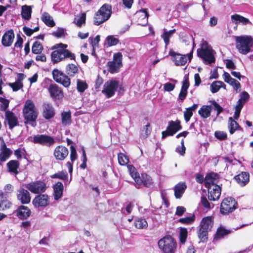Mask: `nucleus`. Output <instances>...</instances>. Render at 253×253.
I'll return each mask as SVG.
<instances>
[{
	"instance_id": "obj_1",
	"label": "nucleus",
	"mask_w": 253,
	"mask_h": 253,
	"mask_svg": "<svg viewBox=\"0 0 253 253\" xmlns=\"http://www.w3.org/2000/svg\"><path fill=\"white\" fill-rule=\"evenodd\" d=\"M67 46V44L60 43L56 44L52 47V49H57L52 52L51 54V61L54 64L58 63L66 58L75 60V54L66 49Z\"/></svg>"
},
{
	"instance_id": "obj_2",
	"label": "nucleus",
	"mask_w": 253,
	"mask_h": 253,
	"mask_svg": "<svg viewBox=\"0 0 253 253\" xmlns=\"http://www.w3.org/2000/svg\"><path fill=\"white\" fill-rule=\"evenodd\" d=\"M22 113L25 120V124L32 126H36V121L39 114L34 102L30 99L27 100L24 105Z\"/></svg>"
},
{
	"instance_id": "obj_3",
	"label": "nucleus",
	"mask_w": 253,
	"mask_h": 253,
	"mask_svg": "<svg viewBox=\"0 0 253 253\" xmlns=\"http://www.w3.org/2000/svg\"><path fill=\"white\" fill-rule=\"evenodd\" d=\"M236 47L241 54L246 55L253 51V39L250 36L235 37Z\"/></svg>"
},
{
	"instance_id": "obj_4",
	"label": "nucleus",
	"mask_w": 253,
	"mask_h": 253,
	"mask_svg": "<svg viewBox=\"0 0 253 253\" xmlns=\"http://www.w3.org/2000/svg\"><path fill=\"white\" fill-rule=\"evenodd\" d=\"M212 47L206 41L203 42L201 47L197 49V55L206 64H211L215 62Z\"/></svg>"
},
{
	"instance_id": "obj_5",
	"label": "nucleus",
	"mask_w": 253,
	"mask_h": 253,
	"mask_svg": "<svg viewBox=\"0 0 253 253\" xmlns=\"http://www.w3.org/2000/svg\"><path fill=\"white\" fill-rule=\"evenodd\" d=\"M158 246L163 253H175L177 244L171 236L168 235L159 241Z\"/></svg>"
},
{
	"instance_id": "obj_6",
	"label": "nucleus",
	"mask_w": 253,
	"mask_h": 253,
	"mask_svg": "<svg viewBox=\"0 0 253 253\" xmlns=\"http://www.w3.org/2000/svg\"><path fill=\"white\" fill-rule=\"evenodd\" d=\"M111 13L112 6L106 3L103 4L95 14L94 24L99 25L107 21L111 16Z\"/></svg>"
},
{
	"instance_id": "obj_7",
	"label": "nucleus",
	"mask_w": 253,
	"mask_h": 253,
	"mask_svg": "<svg viewBox=\"0 0 253 253\" xmlns=\"http://www.w3.org/2000/svg\"><path fill=\"white\" fill-rule=\"evenodd\" d=\"M182 129L180 125V121L178 120L175 121H170L169 122L168 126L165 131H163L162 133V139H165L168 136H172L177 131Z\"/></svg>"
},
{
	"instance_id": "obj_8",
	"label": "nucleus",
	"mask_w": 253,
	"mask_h": 253,
	"mask_svg": "<svg viewBox=\"0 0 253 253\" xmlns=\"http://www.w3.org/2000/svg\"><path fill=\"white\" fill-rule=\"evenodd\" d=\"M122 54L117 52L114 54L113 60L107 63L109 71L111 73H117L121 67L122 66Z\"/></svg>"
},
{
	"instance_id": "obj_9",
	"label": "nucleus",
	"mask_w": 253,
	"mask_h": 253,
	"mask_svg": "<svg viewBox=\"0 0 253 253\" xmlns=\"http://www.w3.org/2000/svg\"><path fill=\"white\" fill-rule=\"evenodd\" d=\"M52 76L54 80L65 87H68L71 84V80L61 71L55 69L52 71Z\"/></svg>"
},
{
	"instance_id": "obj_10",
	"label": "nucleus",
	"mask_w": 253,
	"mask_h": 253,
	"mask_svg": "<svg viewBox=\"0 0 253 253\" xmlns=\"http://www.w3.org/2000/svg\"><path fill=\"white\" fill-rule=\"evenodd\" d=\"M33 142L42 146L50 147L53 145L55 141L53 137L45 134H37L33 138Z\"/></svg>"
},
{
	"instance_id": "obj_11",
	"label": "nucleus",
	"mask_w": 253,
	"mask_h": 253,
	"mask_svg": "<svg viewBox=\"0 0 253 253\" xmlns=\"http://www.w3.org/2000/svg\"><path fill=\"white\" fill-rule=\"evenodd\" d=\"M210 183L208 182L205 186L208 190V198L210 201L218 200L221 195V188L217 184L209 185Z\"/></svg>"
},
{
	"instance_id": "obj_12",
	"label": "nucleus",
	"mask_w": 253,
	"mask_h": 253,
	"mask_svg": "<svg viewBox=\"0 0 253 253\" xmlns=\"http://www.w3.org/2000/svg\"><path fill=\"white\" fill-rule=\"evenodd\" d=\"M119 86V82L115 80L106 82L103 86L102 92L108 98L113 96Z\"/></svg>"
},
{
	"instance_id": "obj_13",
	"label": "nucleus",
	"mask_w": 253,
	"mask_h": 253,
	"mask_svg": "<svg viewBox=\"0 0 253 253\" xmlns=\"http://www.w3.org/2000/svg\"><path fill=\"white\" fill-rule=\"evenodd\" d=\"M25 187L31 192L34 194L43 193L46 189L45 183L41 181L29 183L25 185Z\"/></svg>"
},
{
	"instance_id": "obj_14",
	"label": "nucleus",
	"mask_w": 253,
	"mask_h": 253,
	"mask_svg": "<svg viewBox=\"0 0 253 253\" xmlns=\"http://www.w3.org/2000/svg\"><path fill=\"white\" fill-rule=\"evenodd\" d=\"M193 48L191 51L186 55H182L179 53H176L174 52H170V55L173 57V60L176 66L184 65L187 62L188 59L191 60L193 54Z\"/></svg>"
},
{
	"instance_id": "obj_15",
	"label": "nucleus",
	"mask_w": 253,
	"mask_h": 253,
	"mask_svg": "<svg viewBox=\"0 0 253 253\" xmlns=\"http://www.w3.org/2000/svg\"><path fill=\"white\" fill-rule=\"evenodd\" d=\"M236 202L232 198L224 199L220 205V211L223 214L232 212L235 209Z\"/></svg>"
},
{
	"instance_id": "obj_16",
	"label": "nucleus",
	"mask_w": 253,
	"mask_h": 253,
	"mask_svg": "<svg viewBox=\"0 0 253 253\" xmlns=\"http://www.w3.org/2000/svg\"><path fill=\"white\" fill-rule=\"evenodd\" d=\"M55 115V109L49 102H44L42 105V116L45 120H48L54 118Z\"/></svg>"
},
{
	"instance_id": "obj_17",
	"label": "nucleus",
	"mask_w": 253,
	"mask_h": 253,
	"mask_svg": "<svg viewBox=\"0 0 253 253\" xmlns=\"http://www.w3.org/2000/svg\"><path fill=\"white\" fill-rule=\"evenodd\" d=\"M35 207H45L49 203V198L46 194H40L35 197L32 201Z\"/></svg>"
},
{
	"instance_id": "obj_18",
	"label": "nucleus",
	"mask_w": 253,
	"mask_h": 253,
	"mask_svg": "<svg viewBox=\"0 0 253 253\" xmlns=\"http://www.w3.org/2000/svg\"><path fill=\"white\" fill-rule=\"evenodd\" d=\"M5 122L8 124L9 129H12L14 127L19 125L18 118L12 112L5 111Z\"/></svg>"
},
{
	"instance_id": "obj_19",
	"label": "nucleus",
	"mask_w": 253,
	"mask_h": 253,
	"mask_svg": "<svg viewBox=\"0 0 253 253\" xmlns=\"http://www.w3.org/2000/svg\"><path fill=\"white\" fill-rule=\"evenodd\" d=\"M17 200L22 204H27L30 202L31 196L29 192L23 188H20L17 192Z\"/></svg>"
},
{
	"instance_id": "obj_20",
	"label": "nucleus",
	"mask_w": 253,
	"mask_h": 253,
	"mask_svg": "<svg viewBox=\"0 0 253 253\" xmlns=\"http://www.w3.org/2000/svg\"><path fill=\"white\" fill-rule=\"evenodd\" d=\"M14 213H15L19 219H26L30 216L31 211L28 207L20 206L14 211Z\"/></svg>"
},
{
	"instance_id": "obj_21",
	"label": "nucleus",
	"mask_w": 253,
	"mask_h": 253,
	"mask_svg": "<svg viewBox=\"0 0 253 253\" xmlns=\"http://www.w3.org/2000/svg\"><path fill=\"white\" fill-rule=\"evenodd\" d=\"M14 37L15 35L12 29L6 31L2 37V44L5 47L10 46L13 42Z\"/></svg>"
},
{
	"instance_id": "obj_22",
	"label": "nucleus",
	"mask_w": 253,
	"mask_h": 253,
	"mask_svg": "<svg viewBox=\"0 0 253 253\" xmlns=\"http://www.w3.org/2000/svg\"><path fill=\"white\" fill-rule=\"evenodd\" d=\"M51 97L55 99H60L63 96V91L56 84H51L48 88Z\"/></svg>"
},
{
	"instance_id": "obj_23",
	"label": "nucleus",
	"mask_w": 253,
	"mask_h": 253,
	"mask_svg": "<svg viewBox=\"0 0 253 253\" xmlns=\"http://www.w3.org/2000/svg\"><path fill=\"white\" fill-rule=\"evenodd\" d=\"M69 154L68 149L65 146H58L54 150V156L57 160H63Z\"/></svg>"
},
{
	"instance_id": "obj_24",
	"label": "nucleus",
	"mask_w": 253,
	"mask_h": 253,
	"mask_svg": "<svg viewBox=\"0 0 253 253\" xmlns=\"http://www.w3.org/2000/svg\"><path fill=\"white\" fill-rule=\"evenodd\" d=\"M127 168L131 176L134 180V185L135 187L137 188H140L142 186V181L136 169L132 165H128Z\"/></svg>"
},
{
	"instance_id": "obj_25",
	"label": "nucleus",
	"mask_w": 253,
	"mask_h": 253,
	"mask_svg": "<svg viewBox=\"0 0 253 253\" xmlns=\"http://www.w3.org/2000/svg\"><path fill=\"white\" fill-rule=\"evenodd\" d=\"M223 77L224 81L232 85L236 92H238V90L239 91L241 90V85L240 83L238 81L232 78L228 73L224 72Z\"/></svg>"
},
{
	"instance_id": "obj_26",
	"label": "nucleus",
	"mask_w": 253,
	"mask_h": 253,
	"mask_svg": "<svg viewBox=\"0 0 253 253\" xmlns=\"http://www.w3.org/2000/svg\"><path fill=\"white\" fill-rule=\"evenodd\" d=\"M0 151V161L1 162L8 160L12 154V151L7 148L5 143L1 145Z\"/></svg>"
},
{
	"instance_id": "obj_27",
	"label": "nucleus",
	"mask_w": 253,
	"mask_h": 253,
	"mask_svg": "<svg viewBox=\"0 0 253 253\" xmlns=\"http://www.w3.org/2000/svg\"><path fill=\"white\" fill-rule=\"evenodd\" d=\"M20 167V163L15 160H10L6 164L7 171L14 175H17L19 172L18 169Z\"/></svg>"
},
{
	"instance_id": "obj_28",
	"label": "nucleus",
	"mask_w": 253,
	"mask_h": 253,
	"mask_svg": "<svg viewBox=\"0 0 253 253\" xmlns=\"http://www.w3.org/2000/svg\"><path fill=\"white\" fill-rule=\"evenodd\" d=\"M187 185L185 182H179L174 187V196L176 199H180L184 193Z\"/></svg>"
},
{
	"instance_id": "obj_29",
	"label": "nucleus",
	"mask_w": 253,
	"mask_h": 253,
	"mask_svg": "<svg viewBox=\"0 0 253 253\" xmlns=\"http://www.w3.org/2000/svg\"><path fill=\"white\" fill-rule=\"evenodd\" d=\"M231 18L232 22L236 24H242L244 25L252 24V22L249 19L239 14H235L232 15Z\"/></svg>"
},
{
	"instance_id": "obj_30",
	"label": "nucleus",
	"mask_w": 253,
	"mask_h": 253,
	"mask_svg": "<svg viewBox=\"0 0 253 253\" xmlns=\"http://www.w3.org/2000/svg\"><path fill=\"white\" fill-rule=\"evenodd\" d=\"M189 86V83L188 78L185 77L182 82V85L179 94L178 98L181 101H183L186 97L187 93V89Z\"/></svg>"
},
{
	"instance_id": "obj_31",
	"label": "nucleus",
	"mask_w": 253,
	"mask_h": 253,
	"mask_svg": "<svg viewBox=\"0 0 253 253\" xmlns=\"http://www.w3.org/2000/svg\"><path fill=\"white\" fill-rule=\"evenodd\" d=\"M249 174L247 172H242L240 174L235 176L236 181L242 186L247 184L249 181Z\"/></svg>"
},
{
	"instance_id": "obj_32",
	"label": "nucleus",
	"mask_w": 253,
	"mask_h": 253,
	"mask_svg": "<svg viewBox=\"0 0 253 253\" xmlns=\"http://www.w3.org/2000/svg\"><path fill=\"white\" fill-rule=\"evenodd\" d=\"M64 186L62 182H58L53 186L54 197L55 200H58L63 195Z\"/></svg>"
},
{
	"instance_id": "obj_33",
	"label": "nucleus",
	"mask_w": 253,
	"mask_h": 253,
	"mask_svg": "<svg viewBox=\"0 0 253 253\" xmlns=\"http://www.w3.org/2000/svg\"><path fill=\"white\" fill-rule=\"evenodd\" d=\"M66 73L70 77H74L79 72V67L74 64H68L66 66Z\"/></svg>"
},
{
	"instance_id": "obj_34",
	"label": "nucleus",
	"mask_w": 253,
	"mask_h": 253,
	"mask_svg": "<svg viewBox=\"0 0 253 253\" xmlns=\"http://www.w3.org/2000/svg\"><path fill=\"white\" fill-rule=\"evenodd\" d=\"M213 225L212 218L210 216H207L203 218L201 222L200 228L204 230L209 231L211 229Z\"/></svg>"
},
{
	"instance_id": "obj_35",
	"label": "nucleus",
	"mask_w": 253,
	"mask_h": 253,
	"mask_svg": "<svg viewBox=\"0 0 253 253\" xmlns=\"http://www.w3.org/2000/svg\"><path fill=\"white\" fill-rule=\"evenodd\" d=\"M62 124L64 126H69L71 124L72 116L70 111H64L61 114Z\"/></svg>"
},
{
	"instance_id": "obj_36",
	"label": "nucleus",
	"mask_w": 253,
	"mask_h": 253,
	"mask_svg": "<svg viewBox=\"0 0 253 253\" xmlns=\"http://www.w3.org/2000/svg\"><path fill=\"white\" fill-rule=\"evenodd\" d=\"M228 127L231 134H233L236 130L241 128L237 122L232 117H230L228 119Z\"/></svg>"
},
{
	"instance_id": "obj_37",
	"label": "nucleus",
	"mask_w": 253,
	"mask_h": 253,
	"mask_svg": "<svg viewBox=\"0 0 253 253\" xmlns=\"http://www.w3.org/2000/svg\"><path fill=\"white\" fill-rule=\"evenodd\" d=\"M211 111V106L204 105L198 111V113L202 118L206 119L210 116Z\"/></svg>"
},
{
	"instance_id": "obj_38",
	"label": "nucleus",
	"mask_w": 253,
	"mask_h": 253,
	"mask_svg": "<svg viewBox=\"0 0 253 253\" xmlns=\"http://www.w3.org/2000/svg\"><path fill=\"white\" fill-rule=\"evenodd\" d=\"M32 8L31 6L24 5L22 6L21 15L23 19L30 20L31 17Z\"/></svg>"
},
{
	"instance_id": "obj_39",
	"label": "nucleus",
	"mask_w": 253,
	"mask_h": 253,
	"mask_svg": "<svg viewBox=\"0 0 253 253\" xmlns=\"http://www.w3.org/2000/svg\"><path fill=\"white\" fill-rule=\"evenodd\" d=\"M230 233L231 231L230 230L226 229L222 226H220L217 229L214 240L221 239Z\"/></svg>"
},
{
	"instance_id": "obj_40",
	"label": "nucleus",
	"mask_w": 253,
	"mask_h": 253,
	"mask_svg": "<svg viewBox=\"0 0 253 253\" xmlns=\"http://www.w3.org/2000/svg\"><path fill=\"white\" fill-rule=\"evenodd\" d=\"M42 21L48 26L52 27L55 25V23L50 16L47 12H44L42 16Z\"/></svg>"
},
{
	"instance_id": "obj_41",
	"label": "nucleus",
	"mask_w": 253,
	"mask_h": 253,
	"mask_svg": "<svg viewBox=\"0 0 253 253\" xmlns=\"http://www.w3.org/2000/svg\"><path fill=\"white\" fill-rule=\"evenodd\" d=\"M225 84L221 81L213 82L210 86V89L212 93L217 92L221 87L225 88Z\"/></svg>"
},
{
	"instance_id": "obj_42",
	"label": "nucleus",
	"mask_w": 253,
	"mask_h": 253,
	"mask_svg": "<svg viewBox=\"0 0 253 253\" xmlns=\"http://www.w3.org/2000/svg\"><path fill=\"white\" fill-rule=\"evenodd\" d=\"M142 181V185L147 187H150L152 185V180L150 176L146 173H142L140 177Z\"/></svg>"
},
{
	"instance_id": "obj_43",
	"label": "nucleus",
	"mask_w": 253,
	"mask_h": 253,
	"mask_svg": "<svg viewBox=\"0 0 253 253\" xmlns=\"http://www.w3.org/2000/svg\"><path fill=\"white\" fill-rule=\"evenodd\" d=\"M134 225L137 228L142 229L147 227L148 224L145 219L139 218L135 219Z\"/></svg>"
},
{
	"instance_id": "obj_44",
	"label": "nucleus",
	"mask_w": 253,
	"mask_h": 253,
	"mask_svg": "<svg viewBox=\"0 0 253 253\" xmlns=\"http://www.w3.org/2000/svg\"><path fill=\"white\" fill-rule=\"evenodd\" d=\"M43 50V46L40 42L36 41L34 42L32 47V51L33 53L40 54Z\"/></svg>"
},
{
	"instance_id": "obj_45",
	"label": "nucleus",
	"mask_w": 253,
	"mask_h": 253,
	"mask_svg": "<svg viewBox=\"0 0 253 253\" xmlns=\"http://www.w3.org/2000/svg\"><path fill=\"white\" fill-rule=\"evenodd\" d=\"M88 85L84 81L78 79L77 81V88L79 92H83L87 89Z\"/></svg>"
},
{
	"instance_id": "obj_46",
	"label": "nucleus",
	"mask_w": 253,
	"mask_h": 253,
	"mask_svg": "<svg viewBox=\"0 0 253 253\" xmlns=\"http://www.w3.org/2000/svg\"><path fill=\"white\" fill-rule=\"evenodd\" d=\"M175 30L173 29L169 31H165L163 35H162V37L166 45H168L169 42V38L171 36L175 33Z\"/></svg>"
},
{
	"instance_id": "obj_47",
	"label": "nucleus",
	"mask_w": 253,
	"mask_h": 253,
	"mask_svg": "<svg viewBox=\"0 0 253 253\" xmlns=\"http://www.w3.org/2000/svg\"><path fill=\"white\" fill-rule=\"evenodd\" d=\"M208 230H204L202 228H199L198 231V236L201 242H204L208 239Z\"/></svg>"
},
{
	"instance_id": "obj_48",
	"label": "nucleus",
	"mask_w": 253,
	"mask_h": 253,
	"mask_svg": "<svg viewBox=\"0 0 253 253\" xmlns=\"http://www.w3.org/2000/svg\"><path fill=\"white\" fill-rule=\"evenodd\" d=\"M218 177V175L215 173H211L207 175L205 178V186L206 183L210 182L209 185L215 184L214 180Z\"/></svg>"
},
{
	"instance_id": "obj_49",
	"label": "nucleus",
	"mask_w": 253,
	"mask_h": 253,
	"mask_svg": "<svg viewBox=\"0 0 253 253\" xmlns=\"http://www.w3.org/2000/svg\"><path fill=\"white\" fill-rule=\"evenodd\" d=\"M106 41L107 42L108 46L116 45L119 42L118 39L115 38L113 36H107L106 39Z\"/></svg>"
},
{
	"instance_id": "obj_50",
	"label": "nucleus",
	"mask_w": 253,
	"mask_h": 253,
	"mask_svg": "<svg viewBox=\"0 0 253 253\" xmlns=\"http://www.w3.org/2000/svg\"><path fill=\"white\" fill-rule=\"evenodd\" d=\"M119 163L122 166L127 164L129 162L127 157L123 153H119L118 156Z\"/></svg>"
},
{
	"instance_id": "obj_51",
	"label": "nucleus",
	"mask_w": 253,
	"mask_h": 253,
	"mask_svg": "<svg viewBox=\"0 0 253 253\" xmlns=\"http://www.w3.org/2000/svg\"><path fill=\"white\" fill-rule=\"evenodd\" d=\"M200 205L207 211L210 210L213 207V205L212 204V206H211V204L208 201L207 198L203 196H202L201 198Z\"/></svg>"
},
{
	"instance_id": "obj_52",
	"label": "nucleus",
	"mask_w": 253,
	"mask_h": 253,
	"mask_svg": "<svg viewBox=\"0 0 253 253\" xmlns=\"http://www.w3.org/2000/svg\"><path fill=\"white\" fill-rule=\"evenodd\" d=\"M0 110L2 111H6L8 107L9 101L8 99L0 97Z\"/></svg>"
},
{
	"instance_id": "obj_53",
	"label": "nucleus",
	"mask_w": 253,
	"mask_h": 253,
	"mask_svg": "<svg viewBox=\"0 0 253 253\" xmlns=\"http://www.w3.org/2000/svg\"><path fill=\"white\" fill-rule=\"evenodd\" d=\"M195 219V215H193L190 216H187L184 218H181L179 219V222L184 224H190Z\"/></svg>"
},
{
	"instance_id": "obj_54",
	"label": "nucleus",
	"mask_w": 253,
	"mask_h": 253,
	"mask_svg": "<svg viewBox=\"0 0 253 253\" xmlns=\"http://www.w3.org/2000/svg\"><path fill=\"white\" fill-rule=\"evenodd\" d=\"M187 236V230L185 228H181L180 232V241L184 244L185 242Z\"/></svg>"
},
{
	"instance_id": "obj_55",
	"label": "nucleus",
	"mask_w": 253,
	"mask_h": 253,
	"mask_svg": "<svg viewBox=\"0 0 253 253\" xmlns=\"http://www.w3.org/2000/svg\"><path fill=\"white\" fill-rule=\"evenodd\" d=\"M185 147L184 145V139H182L181 141V146H178L176 148V152L179 153L180 155L184 156L185 153Z\"/></svg>"
},
{
	"instance_id": "obj_56",
	"label": "nucleus",
	"mask_w": 253,
	"mask_h": 253,
	"mask_svg": "<svg viewBox=\"0 0 253 253\" xmlns=\"http://www.w3.org/2000/svg\"><path fill=\"white\" fill-rule=\"evenodd\" d=\"M68 177V174L67 172L61 171L55 173L51 176V177L54 178H58L61 179H66Z\"/></svg>"
},
{
	"instance_id": "obj_57",
	"label": "nucleus",
	"mask_w": 253,
	"mask_h": 253,
	"mask_svg": "<svg viewBox=\"0 0 253 253\" xmlns=\"http://www.w3.org/2000/svg\"><path fill=\"white\" fill-rule=\"evenodd\" d=\"M86 15L85 13H82L81 16L75 21L76 24L78 27H81L83 24L85 22Z\"/></svg>"
},
{
	"instance_id": "obj_58",
	"label": "nucleus",
	"mask_w": 253,
	"mask_h": 253,
	"mask_svg": "<svg viewBox=\"0 0 253 253\" xmlns=\"http://www.w3.org/2000/svg\"><path fill=\"white\" fill-rule=\"evenodd\" d=\"M214 135L216 138L219 140H224L227 138V134L224 131H216L214 133Z\"/></svg>"
},
{
	"instance_id": "obj_59",
	"label": "nucleus",
	"mask_w": 253,
	"mask_h": 253,
	"mask_svg": "<svg viewBox=\"0 0 253 253\" xmlns=\"http://www.w3.org/2000/svg\"><path fill=\"white\" fill-rule=\"evenodd\" d=\"M11 204L7 201H1L0 202V211H4L5 209H9Z\"/></svg>"
},
{
	"instance_id": "obj_60",
	"label": "nucleus",
	"mask_w": 253,
	"mask_h": 253,
	"mask_svg": "<svg viewBox=\"0 0 253 253\" xmlns=\"http://www.w3.org/2000/svg\"><path fill=\"white\" fill-rule=\"evenodd\" d=\"M52 35L57 38L64 37L65 36L64 29L63 28H59L56 31L53 32Z\"/></svg>"
},
{
	"instance_id": "obj_61",
	"label": "nucleus",
	"mask_w": 253,
	"mask_h": 253,
	"mask_svg": "<svg viewBox=\"0 0 253 253\" xmlns=\"http://www.w3.org/2000/svg\"><path fill=\"white\" fill-rule=\"evenodd\" d=\"M70 159L72 162L73 163L77 159V155L76 152V149L74 146L71 145L70 147Z\"/></svg>"
},
{
	"instance_id": "obj_62",
	"label": "nucleus",
	"mask_w": 253,
	"mask_h": 253,
	"mask_svg": "<svg viewBox=\"0 0 253 253\" xmlns=\"http://www.w3.org/2000/svg\"><path fill=\"white\" fill-rule=\"evenodd\" d=\"M9 86L12 88L14 91H16L22 87V84L19 82H15L14 83H9Z\"/></svg>"
},
{
	"instance_id": "obj_63",
	"label": "nucleus",
	"mask_w": 253,
	"mask_h": 253,
	"mask_svg": "<svg viewBox=\"0 0 253 253\" xmlns=\"http://www.w3.org/2000/svg\"><path fill=\"white\" fill-rule=\"evenodd\" d=\"M249 98L250 95L249 93L247 92L244 91L241 94L240 98L239 100L242 101L243 103H245L249 100Z\"/></svg>"
},
{
	"instance_id": "obj_64",
	"label": "nucleus",
	"mask_w": 253,
	"mask_h": 253,
	"mask_svg": "<svg viewBox=\"0 0 253 253\" xmlns=\"http://www.w3.org/2000/svg\"><path fill=\"white\" fill-rule=\"evenodd\" d=\"M89 41L92 46H97L100 41V36L97 35L95 38L90 37L89 38Z\"/></svg>"
}]
</instances>
